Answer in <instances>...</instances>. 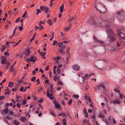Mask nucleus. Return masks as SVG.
I'll list each match as a JSON object with an SVG mask.
<instances>
[{
  "instance_id": "obj_19",
  "label": "nucleus",
  "mask_w": 125,
  "mask_h": 125,
  "mask_svg": "<svg viewBox=\"0 0 125 125\" xmlns=\"http://www.w3.org/2000/svg\"><path fill=\"white\" fill-rule=\"evenodd\" d=\"M20 120L21 121L23 122L26 120V119L25 117L22 116L21 117Z\"/></svg>"
},
{
  "instance_id": "obj_34",
  "label": "nucleus",
  "mask_w": 125,
  "mask_h": 125,
  "mask_svg": "<svg viewBox=\"0 0 125 125\" xmlns=\"http://www.w3.org/2000/svg\"><path fill=\"white\" fill-rule=\"evenodd\" d=\"M72 99H71L68 101V104L69 105H71L72 103Z\"/></svg>"
},
{
  "instance_id": "obj_55",
  "label": "nucleus",
  "mask_w": 125,
  "mask_h": 125,
  "mask_svg": "<svg viewBox=\"0 0 125 125\" xmlns=\"http://www.w3.org/2000/svg\"><path fill=\"white\" fill-rule=\"evenodd\" d=\"M66 47V46H65L64 45H63L62 47L60 48V49H62V50L64 49Z\"/></svg>"
},
{
  "instance_id": "obj_25",
  "label": "nucleus",
  "mask_w": 125,
  "mask_h": 125,
  "mask_svg": "<svg viewBox=\"0 0 125 125\" xmlns=\"http://www.w3.org/2000/svg\"><path fill=\"white\" fill-rule=\"evenodd\" d=\"M99 117L102 118H104L105 117V116L104 114L99 115Z\"/></svg>"
},
{
  "instance_id": "obj_26",
  "label": "nucleus",
  "mask_w": 125,
  "mask_h": 125,
  "mask_svg": "<svg viewBox=\"0 0 125 125\" xmlns=\"http://www.w3.org/2000/svg\"><path fill=\"white\" fill-rule=\"evenodd\" d=\"M8 109L7 108H6L3 111L5 113H8Z\"/></svg>"
},
{
  "instance_id": "obj_38",
  "label": "nucleus",
  "mask_w": 125,
  "mask_h": 125,
  "mask_svg": "<svg viewBox=\"0 0 125 125\" xmlns=\"http://www.w3.org/2000/svg\"><path fill=\"white\" fill-rule=\"evenodd\" d=\"M14 122L15 123V124L16 125H18L19 124V123L18 122L17 120H14Z\"/></svg>"
},
{
  "instance_id": "obj_13",
  "label": "nucleus",
  "mask_w": 125,
  "mask_h": 125,
  "mask_svg": "<svg viewBox=\"0 0 125 125\" xmlns=\"http://www.w3.org/2000/svg\"><path fill=\"white\" fill-rule=\"evenodd\" d=\"M30 49V48H29L25 52V55L27 56L29 55L30 54L31 52L29 51Z\"/></svg>"
},
{
  "instance_id": "obj_37",
  "label": "nucleus",
  "mask_w": 125,
  "mask_h": 125,
  "mask_svg": "<svg viewBox=\"0 0 125 125\" xmlns=\"http://www.w3.org/2000/svg\"><path fill=\"white\" fill-rule=\"evenodd\" d=\"M58 83L60 85H63V84L62 81L60 80H59L58 81Z\"/></svg>"
},
{
  "instance_id": "obj_16",
  "label": "nucleus",
  "mask_w": 125,
  "mask_h": 125,
  "mask_svg": "<svg viewBox=\"0 0 125 125\" xmlns=\"http://www.w3.org/2000/svg\"><path fill=\"white\" fill-rule=\"evenodd\" d=\"M14 85V83L12 82H10L9 83L8 86L10 87H12Z\"/></svg>"
},
{
  "instance_id": "obj_28",
  "label": "nucleus",
  "mask_w": 125,
  "mask_h": 125,
  "mask_svg": "<svg viewBox=\"0 0 125 125\" xmlns=\"http://www.w3.org/2000/svg\"><path fill=\"white\" fill-rule=\"evenodd\" d=\"M14 70L13 68V67H11L9 69V72H10V73H11L12 72H14Z\"/></svg>"
},
{
  "instance_id": "obj_47",
  "label": "nucleus",
  "mask_w": 125,
  "mask_h": 125,
  "mask_svg": "<svg viewBox=\"0 0 125 125\" xmlns=\"http://www.w3.org/2000/svg\"><path fill=\"white\" fill-rule=\"evenodd\" d=\"M94 104L92 102H91V103L90 104V107H93L94 106Z\"/></svg>"
},
{
  "instance_id": "obj_4",
  "label": "nucleus",
  "mask_w": 125,
  "mask_h": 125,
  "mask_svg": "<svg viewBox=\"0 0 125 125\" xmlns=\"http://www.w3.org/2000/svg\"><path fill=\"white\" fill-rule=\"evenodd\" d=\"M46 93L47 96L50 99L52 100L53 99V89H51V90L50 91L49 89H48Z\"/></svg>"
},
{
  "instance_id": "obj_43",
  "label": "nucleus",
  "mask_w": 125,
  "mask_h": 125,
  "mask_svg": "<svg viewBox=\"0 0 125 125\" xmlns=\"http://www.w3.org/2000/svg\"><path fill=\"white\" fill-rule=\"evenodd\" d=\"M57 72L58 74H60V73L61 71L60 68H58L57 69Z\"/></svg>"
},
{
  "instance_id": "obj_36",
  "label": "nucleus",
  "mask_w": 125,
  "mask_h": 125,
  "mask_svg": "<svg viewBox=\"0 0 125 125\" xmlns=\"http://www.w3.org/2000/svg\"><path fill=\"white\" fill-rule=\"evenodd\" d=\"M89 77L88 74L87 73L85 74V79H88L89 78Z\"/></svg>"
},
{
  "instance_id": "obj_20",
  "label": "nucleus",
  "mask_w": 125,
  "mask_h": 125,
  "mask_svg": "<svg viewBox=\"0 0 125 125\" xmlns=\"http://www.w3.org/2000/svg\"><path fill=\"white\" fill-rule=\"evenodd\" d=\"M71 28L69 27H66L64 29V31H69L70 30Z\"/></svg>"
},
{
  "instance_id": "obj_23",
  "label": "nucleus",
  "mask_w": 125,
  "mask_h": 125,
  "mask_svg": "<svg viewBox=\"0 0 125 125\" xmlns=\"http://www.w3.org/2000/svg\"><path fill=\"white\" fill-rule=\"evenodd\" d=\"M46 53L45 52H42L40 53L42 57L44 56L46 54Z\"/></svg>"
},
{
  "instance_id": "obj_50",
  "label": "nucleus",
  "mask_w": 125,
  "mask_h": 125,
  "mask_svg": "<svg viewBox=\"0 0 125 125\" xmlns=\"http://www.w3.org/2000/svg\"><path fill=\"white\" fill-rule=\"evenodd\" d=\"M17 106L18 108H20L21 106V104L20 103H18L17 104Z\"/></svg>"
},
{
  "instance_id": "obj_33",
  "label": "nucleus",
  "mask_w": 125,
  "mask_h": 125,
  "mask_svg": "<svg viewBox=\"0 0 125 125\" xmlns=\"http://www.w3.org/2000/svg\"><path fill=\"white\" fill-rule=\"evenodd\" d=\"M39 29L40 30H42L44 29V27L43 26H42V24H41V26H40V25H39Z\"/></svg>"
},
{
  "instance_id": "obj_60",
  "label": "nucleus",
  "mask_w": 125,
  "mask_h": 125,
  "mask_svg": "<svg viewBox=\"0 0 125 125\" xmlns=\"http://www.w3.org/2000/svg\"><path fill=\"white\" fill-rule=\"evenodd\" d=\"M8 52L7 51L6 52H5L4 53V54L5 55H8V56L10 55V54L9 53H8Z\"/></svg>"
},
{
  "instance_id": "obj_5",
  "label": "nucleus",
  "mask_w": 125,
  "mask_h": 125,
  "mask_svg": "<svg viewBox=\"0 0 125 125\" xmlns=\"http://www.w3.org/2000/svg\"><path fill=\"white\" fill-rule=\"evenodd\" d=\"M94 41L96 42H98V43L101 44V45L104 46H105L104 42L102 41L98 40L94 36Z\"/></svg>"
},
{
  "instance_id": "obj_51",
  "label": "nucleus",
  "mask_w": 125,
  "mask_h": 125,
  "mask_svg": "<svg viewBox=\"0 0 125 125\" xmlns=\"http://www.w3.org/2000/svg\"><path fill=\"white\" fill-rule=\"evenodd\" d=\"M85 87L86 90L88 89L89 87V86L87 84L85 85Z\"/></svg>"
},
{
  "instance_id": "obj_32",
  "label": "nucleus",
  "mask_w": 125,
  "mask_h": 125,
  "mask_svg": "<svg viewBox=\"0 0 125 125\" xmlns=\"http://www.w3.org/2000/svg\"><path fill=\"white\" fill-rule=\"evenodd\" d=\"M58 51H59L62 54H63L64 53V52L62 49H58Z\"/></svg>"
},
{
  "instance_id": "obj_22",
  "label": "nucleus",
  "mask_w": 125,
  "mask_h": 125,
  "mask_svg": "<svg viewBox=\"0 0 125 125\" xmlns=\"http://www.w3.org/2000/svg\"><path fill=\"white\" fill-rule=\"evenodd\" d=\"M63 125H67L66 121L65 119H64L63 120Z\"/></svg>"
},
{
  "instance_id": "obj_3",
  "label": "nucleus",
  "mask_w": 125,
  "mask_h": 125,
  "mask_svg": "<svg viewBox=\"0 0 125 125\" xmlns=\"http://www.w3.org/2000/svg\"><path fill=\"white\" fill-rule=\"evenodd\" d=\"M116 16L118 19L120 20H123L125 18V12L124 11H117L116 13Z\"/></svg>"
},
{
  "instance_id": "obj_29",
  "label": "nucleus",
  "mask_w": 125,
  "mask_h": 125,
  "mask_svg": "<svg viewBox=\"0 0 125 125\" xmlns=\"http://www.w3.org/2000/svg\"><path fill=\"white\" fill-rule=\"evenodd\" d=\"M100 87H102L104 89H105V88L103 83H102L99 85Z\"/></svg>"
},
{
  "instance_id": "obj_11",
  "label": "nucleus",
  "mask_w": 125,
  "mask_h": 125,
  "mask_svg": "<svg viewBox=\"0 0 125 125\" xmlns=\"http://www.w3.org/2000/svg\"><path fill=\"white\" fill-rule=\"evenodd\" d=\"M72 67L75 71H78L80 69L79 66L77 65H75L73 66Z\"/></svg>"
},
{
  "instance_id": "obj_45",
  "label": "nucleus",
  "mask_w": 125,
  "mask_h": 125,
  "mask_svg": "<svg viewBox=\"0 0 125 125\" xmlns=\"http://www.w3.org/2000/svg\"><path fill=\"white\" fill-rule=\"evenodd\" d=\"M50 114L52 115L53 116L56 117V116H55V114L52 112H50Z\"/></svg>"
},
{
  "instance_id": "obj_17",
  "label": "nucleus",
  "mask_w": 125,
  "mask_h": 125,
  "mask_svg": "<svg viewBox=\"0 0 125 125\" xmlns=\"http://www.w3.org/2000/svg\"><path fill=\"white\" fill-rule=\"evenodd\" d=\"M47 22L50 25H51L52 24V20L50 19H48L47 21Z\"/></svg>"
},
{
  "instance_id": "obj_8",
  "label": "nucleus",
  "mask_w": 125,
  "mask_h": 125,
  "mask_svg": "<svg viewBox=\"0 0 125 125\" xmlns=\"http://www.w3.org/2000/svg\"><path fill=\"white\" fill-rule=\"evenodd\" d=\"M103 5L102 4L100 3H98L95 7L96 9L97 10H99L101 7H103Z\"/></svg>"
},
{
  "instance_id": "obj_64",
  "label": "nucleus",
  "mask_w": 125,
  "mask_h": 125,
  "mask_svg": "<svg viewBox=\"0 0 125 125\" xmlns=\"http://www.w3.org/2000/svg\"><path fill=\"white\" fill-rule=\"evenodd\" d=\"M123 42L124 43V45H125V38L124 39L123 41Z\"/></svg>"
},
{
  "instance_id": "obj_35",
  "label": "nucleus",
  "mask_w": 125,
  "mask_h": 125,
  "mask_svg": "<svg viewBox=\"0 0 125 125\" xmlns=\"http://www.w3.org/2000/svg\"><path fill=\"white\" fill-rule=\"evenodd\" d=\"M58 44L59 45V46L60 47L61 46H62L63 45V43L62 42H59L58 43Z\"/></svg>"
},
{
  "instance_id": "obj_41",
  "label": "nucleus",
  "mask_w": 125,
  "mask_h": 125,
  "mask_svg": "<svg viewBox=\"0 0 125 125\" xmlns=\"http://www.w3.org/2000/svg\"><path fill=\"white\" fill-rule=\"evenodd\" d=\"M17 88H12V90L13 92L16 91L17 90Z\"/></svg>"
},
{
  "instance_id": "obj_58",
  "label": "nucleus",
  "mask_w": 125,
  "mask_h": 125,
  "mask_svg": "<svg viewBox=\"0 0 125 125\" xmlns=\"http://www.w3.org/2000/svg\"><path fill=\"white\" fill-rule=\"evenodd\" d=\"M6 48V47L4 46L3 47L2 49L1 50V52H3L5 50Z\"/></svg>"
},
{
  "instance_id": "obj_52",
  "label": "nucleus",
  "mask_w": 125,
  "mask_h": 125,
  "mask_svg": "<svg viewBox=\"0 0 125 125\" xmlns=\"http://www.w3.org/2000/svg\"><path fill=\"white\" fill-rule=\"evenodd\" d=\"M91 118L92 119H95L96 118V117L95 115H91Z\"/></svg>"
},
{
  "instance_id": "obj_53",
  "label": "nucleus",
  "mask_w": 125,
  "mask_h": 125,
  "mask_svg": "<svg viewBox=\"0 0 125 125\" xmlns=\"http://www.w3.org/2000/svg\"><path fill=\"white\" fill-rule=\"evenodd\" d=\"M45 83H47L49 84V81L48 80H46L45 81Z\"/></svg>"
},
{
  "instance_id": "obj_21",
  "label": "nucleus",
  "mask_w": 125,
  "mask_h": 125,
  "mask_svg": "<svg viewBox=\"0 0 125 125\" xmlns=\"http://www.w3.org/2000/svg\"><path fill=\"white\" fill-rule=\"evenodd\" d=\"M46 7L45 6H41L40 7V9L42 10L43 11L45 10Z\"/></svg>"
},
{
  "instance_id": "obj_56",
  "label": "nucleus",
  "mask_w": 125,
  "mask_h": 125,
  "mask_svg": "<svg viewBox=\"0 0 125 125\" xmlns=\"http://www.w3.org/2000/svg\"><path fill=\"white\" fill-rule=\"evenodd\" d=\"M18 29L20 31H22L23 29L22 27L21 26H19L18 28Z\"/></svg>"
},
{
  "instance_id": "obj_12",
  "label": "nucleus",
  "mask_w": 125,
  "mask_h": 125,
  "mask_svg": "<svg viewBox=\"0 0 125 125\" xmlns=\"http://www.w3.org/2000/svg\"><path fill=\"white\" fill-rule=\"evenodd\" d=\"M1 62L2 64H5L7 62V59L2 57Z\"/></svg>"
},
{
  "instance_id": "obj_57",
  "label": "nucleus",
  "mask_w": 125,
  "mask_h": 125,
  "mask_svg": "<svg viewBox=\"0 0 125 125\" xmlns=\"http://www.w3.org/2000/svg\"><path fill=\"white\" fill-rule=\"evenodd\" d=\"M55 105V106L56 107L58 108H59L60 107V105L58 104H57L56 105Z\"/></svg>"
},
{
  "instance_id": "obj_54",
  "label": "nucleus",
  "mask_w": 125,
  "mask_h": 125,
  "mask_svg": "<svg viewBox=\"0 0 125 125\" xmlns=\"http://www.w3.org/2000/svg\"><path fill=\"white\" fill-rule=\"evenodd\" d=\"M87 113L86 109H84L83 111V114H85V113Z\"/></svg>"
},
{
  "instance_id": "obj_24",
  "label": "nucleus",
  "mask_w": 125,
  "mask_h": 125,
  "mask_svg": "<svg viewBox=\"0 0 125 125\" xmlns=\"http://www.w3.org/2000/svg\"><path fill=\"white\" fill-rule=\"evenodd\" d=\"M41 11L39 9H37V10L36 15H37L39 13H41Z\"/></svg>"
},
{
  "instance_id": "obj_18",
  "label": "nucleus",
  "mask_w": 125,
  "mask_h": 125,
  "mask_svg": "<svg viewBox=\"0 0 125 125\" xmlns=\"http://www.w3.org/2000/svg\"><path fill=\"white\" fill-rule=\"evenodd\" d=\"M44 10L46 13H47L49 12V9L48 7H46Z\"/></svg>"
},
{
  "instance_id": "obj_6",
  "label": "nucleus",
  "mask_w": 125,
  "mask_h": 125,
  "mask_svg": "<svg viewBox=\"0 0 125 125\" xmlns=\"http://www.w3.org/2000/svg\"><path fill=\"white\" fill-rule=\"evenodd\" d=\"M123 31H118V34L120 35V36L121 38L124 39L125 37V34L123 32Z\"/></svg>"
},
{
  "instance_id": "obj_42",
  "label": "nucleus",
  "mask_w": 125,
  "mask_h": 125,
  "mask_svg": "<svg viewBox=\"0 0 125 125\" xmlns=\"http://www.w3.org/2000/svg\"><path fill=\"white\" fill-rule=\"evenodd\" d=\"M87 99H88V100L89 102H92V100H91V99L90 97H88L87 98Z\"/></svg>"
},
{
  "instance_id": "obj_61",
  "label": "nucleus",
  "mask_w": 125,
  "mask_h": 125,
  "mask_svg": "<svg viewBox=\"0 0 125 125\" xmlns=\"http://www.w3.org/2000/svg\"><path fill=\"white\" fill-rule=\"evenodd\" d=\"M5 97L4 96H1L0 97V100H2L3 99H4Z\"/></svg>"
},
{
  "instance_id": "obj_49",
  "label": "nucleus",
  "mask_w": 125,
  "mask_h": 125,
  "mask_svg": "<svg viewBox=\"0 0 125 125\" xmlns=\"http://www.w3.org/2000/svg\"><path fill=\"white\" fill-rule=\"evenodd\" d=\"M112 122L114 124H115L116 123V121L114 118H113Z\"/></svg>"
},
{
  "instance_id": "obj_2",
  "label": "nucleus",
  "mask_w": 125,
  "mask_h": 125,
  "mask_svg": "<svg viewBox=\"0 0 125 125\" xmlns=\"http://www.w3.org/2000/svg\"><path fill=\"white\" fill-rule=\"evenodd\" d=\"M106 31L107 34V39L109 42L112 43L115 42L116 40V34L110 29H106Z\"/></svg>"
},
{
  "instance_id": "obj_46",
  "label": "nucleus",
  "mask_w": 125,
  "mask_h": 125,
  "mask_svg": "<svg viewBox=\"0 0 125 125\" xmlns=\"http://www.w3.org/2000/svg\"><path fill=\"white\" fill-rule=\"evenodd\" d=\"M76 18V17L74 16V17H73L72 19H71L69 20V21H71L74 19L75 20Z\"/></svg>"
},
{
  "instance_id": "obj_7",
  "label": "nucleus",
  "mask_w": 125,
  "mask_h": 125,
  "mask_svg": "<svg viewBox=\"0 0 125 125\" xmlns=\"http://www.w3.org/2000/svg\"><path fill=\"white\" fill-rule=\"evenodd\" d=\"M103 7H101L98 10L101 13H104L106 12V9L104 5Z\"/></svg>"
},
{
  "instance_id": "obj_31",
  "label": "nucleus",
  "mask_w": 125,
  "mask_h": 125,
  "mask_svg": "<svg viewBox=\"0 0 125 125\" xmlns=\"http://www.w3.org/2000/svg\"><path fill=\"white\" fill-rule=\"evenodd\" d=\"M17 29V28L16 27L14 28V30L13 31V34L12 35V36H13L14 35Z\"/></svg>"
},
{
  "instance_id": "obj_27",
  "label": "nucleus",
  "mask_w": 125,
  "mask_h": 125,
  "mask_svg": "<svg viewBox=\"0 0 125 125\" xmlns=\"http://www.w3.org/2000/svg\"><path fill=\"white\" fill-rule=\"evenodd\" d=\"M114 91L117 93H119L120 92V91H119L118 89L117 88H115Z\"/></svg>"
},
{
  "instance_id": "obj_1",
  "label": "nucleus",
  "mask_w": 125,
  "mask_h": 125,
  "mask_svg": "<svg viewBox=\"0 0 125 125\" xmlns=\"http://www.w3.org/2000/svg\"><path fill=\"white\" fill-rule=\"evenodd\" d=\"M92 24L95 27H97L103 25L104 24L105 27H110L111 26L109 25H107L106 23H110L111 22V21L110 20H107V19L105 18L104 17H102L101 18L98 19H93L91 21Z\"/></svg>"
},
{
  "instance_id": "obj_59",
  "label": "nucleus",
  "mask_w": 125,
  "mask_h": 125,
  "mask_svg": "<svg viewBox=\"0 0 125 125\" xmlns=\"http://www.w3.org/2000/svg\"><path fill=\"white\" fill-rule=\"evenodd\" d=\"M10 91H9L8 92H5V94H6V95H8V94H9L10 93Z\"/></svg>"
},
{
  "instance_id": "obj_15",
  "label": "nucleus",
  "mask_w": 125,
  "mask_h": 125,
  "mask_svg": "<svg viewBox=\"0 0 125 125\" xmlns=\"http://www.w3.org/2000/svg\"><path fill=\"white\" fill-rule=\"evenodd\" d=\"M64 7V4H62V6L60 7V12L61 13H62L63 11V9Z\"/></svg>"
},
{
  "instance_id": "obj_10",
  "label": "nucleus",
  "mask_w": 125,
  "mask_h": 125,
  "mask_svg": "<svg viewBox=\"0 0 125 125\" xmlns=\"http://www.w3.org/2000/svg\"><path fill=\"white\" fill-rule=\"evenodd\" d=\"M37 59L36 57L34 56H33L30 57V62H34Z\"/></svg>"
},
{
  "instance_id": "obj_62",
  "label": "nucleus",
  "mask_w": 125,
  "mask_h": 125,
  "mask_svg": "<svg viewBox=\"0 0 125 125\" xmlns=\"http://www.w3.org/2000/svg\"><path fill=\"white\" fill-rule=\"evenodd\" d=\"M24 89V87L23 86L21 87L20 89V91L21 92L22 91H23V89Z\"/></svg>"
},
{
  "instance_id": "obj_40",
  "label": "nucleus",
  "mask_w": 125,
  "mask_h": 125,
  "mask_svg": "<svg viewBox=\"0 0 125 125\" xmlns=\"http://www.w3.org/2000/svg\"><path fill=\"white\" fill-rule=\"evenodd\" d=\"M57 43V42L56 41H54L52 44V45H55Z\"/></svg>"
},
{
  "instance_id": "obj_44",
  "label": "nucleus",
  "mask_w": 125,
  "mask_h": 125,
  "mask_svg": "<svg viewBox=\"0 0 125 125\" xmlns=\"http://www.w3.org/2000/svg\"><path fill=\"white\" fill-rule=\"evenodd\" d=\"M27 14V11H26L23 14V15L22 16V17L23 18H24L25 17L26 15Z\"/></svg>"
},
{
  "instance_id": "obj_30",
  "label": "nucleus",
  "mask_w": 125,
  "mask_h": 125,
  "mask_svg": "<svg viewBox=\"0 0 125 125\" xmlns=\"http://www.w3.org/2000/svg\"><path fill=\"white\" fill-rule=\"evenodd\" d=\"M73 97L75 98H79V96L78 95L76 94H74L73 95Z\"/></svg>"
},
{
  "instance_id": "obj_39",
  "label": "nucleus",
  "mask_w": 125,
  "mask_h": 125,
  "mask_svg": "<svg viewBox=\"0 0 125 125\" xmlns=\"http://www.w3.org/2000/svg\"><path fill=\"white\" fill-rule=\"evenodd\" d=\"M36 78L35 77H32L31 79V80L32 81H34L36 79Z\"/></svg>"
},
{
  "instance_id": "obj_14",
  "label": "nucleus",
  "mask_w": 125,
  "mask_h": 125,
  "mask_svg": "<svg viewBox=\"0 0 125 125\" xmlns=\"http://www.w3.org/2000/svg\"><path fill=\"white\" fill-rule=\"evenodd\" d=\"M70 47H68L67 49V54L68 56H70Z\"/></svg>"
},
{
  "instance_id": "obj_63",
  "label": "nucleus",
  "mask_w": 125,
  "mask_h": 125,
  "mask_svg": "<svg viewBox=\"0 0 125 125\" xmlns=\"http://www.w3.org/2000/svg\"><path fill=\"white\" fill-rule=\"evenodd\" d=\"M53 103L55 104V105L58 104L57 102L55 100L53 101Z\"/></svg>"
},
{
  "instance_id": "obj_9",
  "label": "nucleus",
  "mask_w": 125,
  "mask_h": 125,
  "mask_svg": "<svg viewBox=\"0 0 125 125\" xmlns=\"http://www.w3.org/2000/svg\"><path fill=\"white\" fill-rule=\"evenodd\" d=\"M113 103L115 105L116 104H120L121 102L118 99H116L113 101Z\"/></svg>"
},
{
  "instance_id": "obj_48",
  "label": "nucleus",
  "mask_w": 125,
  "mask_h": 125,
  "mask_svg": "<svg viewBox=\"0 0 125 125\" xmlns=\"http://www.w3.org/2000/svg\"><path fill=\"white\" fill-rule=\"evenodd\" d=\"M85 114V117L86 118H88V115L87 113H85L84 114Z\"/></svg>"
}]
</instances>
